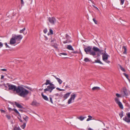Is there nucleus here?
<instances>
[{
	"mask_svg": "<svg viewBox=\"0 0 130 130\" xmlns=\"http://www.w3.org/2000/svg\"><path fill=\"white\" fill-rule=\"evenodd\" d=\"M19 96L24 98L29 93V91L23 87L19 86L16 92Z\"/></svg>",
	"mask_w": 130,
	"mask_h": 130,
	"instance_id": "f257e3e1",
	"label": "nucleus"
},
{
	"mask_svg": "<svg viewBox=\"0 0 130 130\" xmlns=\"http://www.w3.org/2000/svg\"><path fill=\"white\" fill-rule=\"evenodd\" d=\"M92 49L91 46H88L84 48V51L86 54H89L91 55L94 56L96 55L95 52L92 51Z\"/></svg>",
	"mask_w": 130,
	"mask_h": 130,
	"instance_id": "f03ea898",
	"label": "nucleus"
},
{
	"mask_svg": "<svg viewBox=\"0 0 130 130\" xmlns=\"http://www.w3.org/2000/svg\"><path fill=\"white\" fill-rule=\"evenodd\" d=\"M55 88V85L52 83H50L49 85L47 87V88L44 90V93H46V91H49L50 93H51L53 90Z\"/></svg>",
	"mask_w": 130,
	"mask_h": 130,
	"instance_id": "7ed1b4c3",
	"label": "nucleus"
},
{
	"mask_svg": "<svg viewBox=\"0 0 130 130\" xmlns=\"http://www.w3.org/2000/svg\"><path fill=\"white\" fill-rule=\"evenodd\" d=\"M6 85L9 87V90H12L14 92H16L18 88V86H16L12 85L9 83H7Z\"/></svg>",
	"mask_w": 130,
	"mask_h": 130,
	"instance_id": "20e7f679",
	"label": "nucleus"
},
{
	"mask_svg": "<svg viewBox=\"0 0 130 130\" xmlns=\"http://www.w3.org/2000/svg\"><path fill=\"white\" fill-rule=\"evenodd\" d=\"M121 93L123 96H127L128 94L129 91H127L125 87H124L121 91Z\"/></svg>",
	"mask_w": 130,
	"mask_h": 130,
	"instance_id": "39448f33",
	"label": "nucleus"
},
{
	"mask_svg": "<svg viewBox=\"0 0 130 130\" xmlns=\"http://www.w3.org/2000/svg\"><path fill=\"white\" fill-rule=\"evenodd\" d=\"M12 37L15 39L16 41H18V43H19L20 42L21 40L23 38V37L21 35H14Z\"/></svg>",
	"mask_w": 130,
	"mask_h": 130,
	"instance_id": "423d86ee",
	"label": "nucleus"
},
{
	"mask_svg": "<svg viewBox=\"0 0 130 130\" xmlns=\"http://www.w3.org/2000/svg\"><path fill=\"white\" fill-rule=\"evenodd\" d=\"M127 116H125L123 118V120L127 123H130V112L126 114Z\"/></svg>",
	"mask_w": 130,
	"mask_h": 130,
	"instance_id": "0eeeda50",
	"label": "nucleus"
},
{
	"mask_svg": "<svg viewBox=\"0 0 130 130\" xmlns=\"http://www.w3.org/2000/svg\"><path fill=\"white\" fill-rule=\"evenodd\" d=\"M101 54L102 55V59L104 61H106L108 57L109 56L106 53V51H104V53H102Z\"/></svg>",
	"mask_w": 130,
	"mask_h": 130,
	"instance_id": "6e6552de",
	"label": "nucleus"
},
{
	"mask_svg": "<svg viewBox=\"0 0 130 130\" xmlns=\"http://www.w3.org/2000/svg\"><path fill=\"white\" fill-rule=\"evenodd\" d=\"M115 102L118 104L119 107L122 109H123V107L122 104L121 102L119 101V99L116 98L115 99Z\"/></svg>",
	"mask_w": 130,
	"mask_h": 130,
	"instance_id": "1a4fd4ad",
	"label": "nucleus"
},
{
	"mask_svg": "<svg viewBox=\"0 0 130 130\" xmlns=\"http://www.w3.org/2000/svg\"><path fill=\"white\" fill-rule=\"evenodd\" d=\"M48 20L52 25H54L56 22V19L54 17H49L48 18Z\"/></svg>",
	"mask_w": 130,
	"mask_h": 130,
	"instance_id": "9d476101",
	"label": "nucleus"
},
{
	"mask_svg": "<svg viewBox=\"0 0 130 130\" xmlns=\"http://www.w3.org/2000/svg\"><path fill=\"white\" fill-rule=\"evenodd\" d=\"M76 96V94H72L71 95L70 98L68 100V104L71 103H72V100H74Z\"/></svg>",
	"mask_w": 130,
	"mask_h": 130,
	"instance_id": "9b49d317",
	"label": "nucleus"
},
{
	"mask_svg": "<svg viewBox=\"0 0 130 130\" xmlns=\"http://www.w3.org/2000/svg\"><path fill=\"white\" fill-rule=\"evenodd\" d=\"M8 109L10 111H11L12 110L14 111L15 113L18 114V115L19 116H20V117H21V116L20 113H19L18 111L16 109L14 108L12 109L10 107H8Z\"/></svg>",
	"mask_w": 130,
	"mask_h": 130,
	"instance_id": "f8f14e48",
	"label": "nucleus"
},
{
	"mask_svg": "<svg viewBox=\"0 0 130 130\" xmlns=\"http://www.w3.org/2000/svg\"><path fill=\"white\" fill-rule=\"evenodd\" d=\"M16 43V41L15 40V39L12 37L10 39L9 42L10 44L12 45L15 44Z\"/></svg>",
	"mask_w": 130,
	"mask_h": 130,
	"instance_id": "ddd939ff",
	"label": "nucleus"
},
{
	"mask_svg": "<svg viewBox=\"0 0 130 130\" xmlns=\"http://www.w3.org/2000/svg\"><path fill=\"white\" fill-rule=\"evenodd\" d=\"M52 76L57 80L59 84H62V81L60 79L57 77L56 76L54 75H52Z\"/></svg>",
	"mask_w": 130,
	"mask_h": 130,
	"instance_id": "4468645a",
	"label": "nucleus"
},
{
	"mask_svg": "<svg viewBox=\"0 0 130 130\" xmlns=\"http://www.w3.org/2000/svg\"><path fill=\"white\" fill-rule=\"evenodd\" d=\"M14 103L15 105L18 108L20 109H22L24 108L19 103H17L16 102H15Z\"/></svg>",
	"mask_w": 130,
	"mask_h": 130,
	"instance_id": "2eb2a0df",
	"label": "nucleus"
},
{
	"mask_svg": "<svg viewBox=\"0 0 130 130\" xmlns=\"http://www.w3.org/2000/svg\"><path fill=\"white\" fill-rule=\"evenodd\" d=\"M71 93V92H68L65 94L63 96L64 100L66 99L69 96Z\"/></svg>",
	"mask_w": 130,
	"mask_h": 130,
	"instance_id": "dca6fc26",
	"label": "nucleus"
},
{
	"mask_svg": "<svg viewBox=\"0 0 130 130\" xmlns=\"http://www.w3.org/2000/svg\"><path fill=\"white\" fill-rule=\"evenodd\" d=\"M31 105L33 106H38L39 105V104L36 101H34L32 102Z\"/></svg>",
	"mask_w": 130,
	"mask_h": 130,
	"instance_id": "f3484780",
	"label": "nucleus"
},
{
	"mask_svg": "<svg viewBox=\"0 0 130 130\" xmlns=\"http://www.w3.org/2000/svg\"><path fill=\"white\" fill-rule=\"evenodd\" d=\"M41 95L43 98L46 101H48V99L47 97L45 95H43V93H41Z\"/></svg>",
	"mask_w": 130,
	"mask_h": 130,
	"instance_id": "a211bd4d",
	"label": "nucleus"
},
{
	"mask_svg": "<svg viewBox=\"0 0 130 130\" xmlns=\"http://www.w3.org/2000/svg\"><path fill=\"white\" fill-rule=\"evenodd\" d=\"M93 51L94 52H97L99 51V49L96 47H93L92 48Z\"/></svg>",
	"mask_w": 130,
	"mask_h": 130,
	"instance_id": "6ab92c4d",
	"label": "nucleus"
},
{
	"mask_svg": "<svg viewBox=\"0 0 130 130\" xmlns=\"http://www.w3.org/2000/svg\"><path fill=\"white\" fill-rule=\"evenodd\" d=\"M67 48L68 50L72 51H74V49L73 48L72 46L71 45H68L67 46Z\"/></svg>",
	"mask_w": 130,
	"mask_h": 130,
	"instance_id": "aec40b11",
	"label": "nucleus"
},
{
	"mask_svg": "<svg viewBox=\"0 0 130 130\" xmlns=\"http://www.w3.org/2000/svg\"><path fill=\"white\" fill-rule=\"evenodd\" d=\"M122 48L124 50V51L123 52V54H126L127 53V49L126 46H123Z\"/></svg>",
	"mask_w": 130,
	"mask_h": 130,
	"instance_id": "412c9836",
	"label": "nucleus"
},
{
	"mask_svg": "<svg viewBox=\"0 0 130 130\" xmlns=\"http://www.w3.org/2000/svg\"><path fill=\"white\" fill-rule=\"evenodd\" d=\"M86 118V117H83L82 116H80L79 117H77V118L80 120V121H83L85 118Z\"/></svg>",
	"mask_w": 130,
	"mask_h": 130,
	"instance_id": "4be33fe9",
	"label": "nucleus"
},
{
	"mask_svg": "<svg viewBox=\"0 0 130 130\" xmlns=\"http://www.w3.org/2000/svg\"><path fill=\"white\" fill-rule=\"evenodd\" d=\"M100 89V87H93L92 89V90H99Z\"/></svg>",
	"mask_w": 130,
	"mask_h": 130,
	"instance_id": "5701e85b",
	"label": "nucleus"
},
{
	"mask_svg": "<svg viewBox=\"0 0 130 130\" xmlns=\"http://www.w3.org/2000/svg\"><path fill=\"white\" fill-rule=\"evenodd\" d=\"M23 118L26 122L28 120V118L27 116H24L23 117Z\"/></svg>",
	"mask_w": 130,
	"mask_h": 130,
	"instance_id": "b1692460",
	"label": "nucleus"
},
{
	"mask_svg": "<svg viewBox=\"0 0 130 130\" xmlns=\"http://www.w3.org/2000/svg\"><path fill=\"white\" fill-rule=\"evenodd\" d=\"M50 80H46V82L45 83V84L46 85H47L48 84L50 85Z\"/></svg>",
	"mask_w": 130,
	"mask_h": 130,
	"instance_id": "393cba45",
	"label": "nucleus"
},
{
	"mask_svg": "<svg viewBox=\"0 0 130 130\" xmlns=\"http://www.w3.org/2000/svg\"><path fill=\"white\" fill-rule=\"evenodd\" d=\"M94 62L95 63H99L101 64H103V63H102V62L101 61L99 60V59H98L97 60H95Z\"/></svg>",
	"mask_w": 130,
	"mask_h": 130,
	"instance_id": "a878e982",
	"label": "nucleus"
},
{
	"mask_svg": "<svg viewBox=\"0 0 130 130\" xmlns=\"http://www.w3.org/2000/svg\"><path fill=\"white\" fill-rule=\"evenodd\" d=\"M88 118L86 120L87 121H88L92 119V117L90 115L88 116Z\"/></svg>",
	"mask_w": 130,
	"mask_h": 130,
	"instance_id": "bb28decb",
	"label": "nucleus"
},
{
	"mask_svg": "<svg viewBox=\"0 0 130 130\" xmlns=\"http://www.w3.org/2000/svg\"><path fill=\"white\" fill-rule=\"evenodd\" d=\"M116 96L117 97V98H120V97H121L122 96V94L121 93V94H120L118 93H117L116 94Z\"/></svg>",
	"mask_w": 130,
	"mask_h": 130,
	"instance_id": "cd10ccee",
	"label": "nucleus"
},
{
	"mask_svg": "<svg viewBox=\"0 0 130 130\" xmlns=\"http://www.w3.org/2000/svg\"><path fill=\"white\" fill-rule=\"evenodd\" d=\"M84 61L86 62H89L90 61V60L88 58H84Z\"/></svg>",
	"mask_w": 130,
	"mask_h": 130,
	"instance_id": "c85d7f7f",
	"label": "nucleus"
},
{
	"mask_svg": "<svg viewBox=\"0 0 130 130\" xmlns=\"http://www.w3.org/2000/svg\"><path fill=\"white\" fill-rule=\"evenodd\" d=\"M119 67H120L121 70L122 71H123L124 72H125V69L123 68L121 66V65H119Z\"/></svg>",
	"mask_w": 130,
	"mask_h": 130,
	"instance_id": "c756f323",
	"label": "nucleus"
},
{
	"mask_svg": "<svg viewBox=\"0 0 130 130\" xmlns=\"http://www.w3.org/2000/svg\"><path fill=\"white\" fill-rule=\"evenodd\" d=\"M119 115L121 118H122L123 116V112L122 111L119 114Z\"/></svg>",
	"mask_w": 130,
	"mask_h": 130,
	"instance_id": "7c9ffc66",
	"label": "nucleus"
},
{
	"mask_svg": "<svg viewBox=\"0 0 130 130\" xmlns=\"http://www.w3.org/2000/svg\"><path fill=\"white\" fill-rule=\"evenodd\" d=\"M123 74L126 77V78L128 79V80H129V79L128 78V76L127 74H126L125 73H123Z\"/></svg>",
	"mask_w": 130,
	"mask_h": 130,
	"instance_id": "2f4dec72",
	"label": "nucleus"
},
{
	"mask_svg": "<svg viewBox=\"0 0 130 130\" xmlns=\"http://www.w3.org/2000/svg\"><path fill=\"white\" fill-rule=\"evenodd\" d=\"M72 41H68V40H67L66 41H65L63 42V43L64 44L67 43H69L70 42H71Z\"/></svg>",
	"mask_w": 130,
	"mask_h": 130,
	"instance_id": "473e14b6",
	"label": "nucleus"
},
{
	"mask_svg": "<svg viewBox=\"0 0 130 130\" xmlns=\"http://www.w3.org/2000/svg\"><path fill=\"white\" fill-rule=\"evenodd\" d=\"M26 123H25L23 124V125H21V127L23 129H24L25 128V126H26Z\"/></svg>",
	"mask_w": 130,
	"mask_h": 130,
	"instance_id": "72a5a7b5",
	"label": "nucleus"
},
{
	"mask_svg": "<svg viewBox=\"0 0 130 130\" xmlns=\"http://www.w3.org/2000/svg\"><path fill=\"white\" fill-rule=\"evenodd\" d=\"M66 89L68 88L69 89L70 88V85H68V84H67L66 86H65Z\"/></svg>",
	"mask_w": 130,
	"mask_h": 130,
	"instance_id": "f704fd0d",
	"label": "nucleus"
},
{
	"mask_svg": "<svg viewBox=\"0 0 130 130\" xmlns=\"http://www.w3.org/2000/svg\"><path fill=\"white\" fill-rule=\"evenodd\" d=\"M56 89L57 90H59V91H64L65 90L64 89H60L58 87L57 88H56Z\"/></svg>",
	"mask_w": 130,
	"mask_h": 130,
	"instance_id": "c9c22d12",
	"label": "nucleus"
},
{
	"mask_svg": "<svg viewBox=\"0 0 130 130\" xmlns=\"http://www.w3.org/2000/svg\"><path fill=\"white\" fill-rule=\"evenodd\" d=\"M50 30V33L51 34L53 35V30L51 29H49Z\"/></svg>",
	"mask_w": 130,
	"mask_h": 130,
	"instance_id": "e433bc0d",
	"label": "nucleus"
},
{
	"mask_svg": "<svg viewBox=\"0 0 130 130\" xmlns=\"http://www.w3.org/2000/svg\"><path fill=\"white\" fill-rule=\"evenodd\" d=\"M25 30V28H24L23 29L20 30V33H22Z\"/></svg>",
	"mask_w": 130,
	"mask_h": 130,
	"instance_id": "4c0bfd02",
	"label": "nucleus"
},
{
	"mask_svg": "<svg viewBox=\"0 0 130 130\" xmlns=\"http://www.w3.org/2000/svg\"><path fill=\"white\" fill-rule=\"evenodd\" d=\"M66 37L67 38V39L68 40L69 39H70L71 38V37H70L67 34L66 35Z\"/></svg>",
	"mask_w": 130,
	"mask_h": 130,
	"instance_id": "58836bf2",
	"label": "nucleus"
},
{
	"mask_svg": "<svg viewBox=\"0 0 130 130\" xmlns=\"http://www.w3.org/2000/svg\"><path fill=\"white\" fill-rule=\"evenodd\" d=\"M20 128L19 127H15L14 128V130H20Z\"/></svg>",
	"mask_w": 130,
	"mask_h": 130,
	"instance_id": "ea45409f",
	"label": "nucleus"
},
{
	"mask_svg": "<svg viewBox=\"0 0 130 130\" xmlns=\"http://www.w3.org/2000/svg\"><path fill=\"white\" fill-rule=\"evenodd\" d=\"M121 1L120 4L122 5L124 3L125 0H120Z\"/></svg>",
	"mask_w": 130,
	"mask_h": 130,
	"instance_id": "a19ab883",
	"label": "nucleus"
},
{
	"mask_svg": "<svg viewBox=\"0 0 130 130\" xmlns=\"http://www.w3.org/2000/svg\"><path fill=\"white\" fill-rule=\"evenodd\" d=\"M93 20L94 22V23L96 24H97L98 23V22L94 18L93 19Z\"/></svg>",
	"mask_w": 130,
	"mask_h": 130,
	"instance_id": "79ce46f5",
	"label": "nucleus"
},
{
	"mask_svg": "<svg viewBox=\"0 0 130 130\" xmlns=\"http://www.w3.org/2000/svg\"><path fill=\"white\" fill-rule=\"evenodd\" d=\"M6 117L8 119H10L11 118V116L10 115H6Z\"/></svg>",
	"mask_w": 130,
	"mask_h": 130,
	"instance_id": "37998d69",
	"label": "nucleus"
},
{
	"mask_svg": "<svg viewBox=\"0 0 130 130\" xmlns=\"http://www.w3.org/2000/svg\"><path fill=\"white\" fill-rule=\"evenodd\" d=\"M50 101L51 102V103L52 104H53V101L52 100V97H50Z\"/></svg>",
	"mask_w": 130,
	"mask_h": 130,
	"instance_id": "c03bdc74",
	"label": "nucleus"
},
{
	"mask_svg": "<svg viewBox=\"0 0 130 130\" xmlns=\"http://www.w3.org/2000/svg\"><path fill=\"white\" fill-rule=\"evenodd\" d=\"M67 55V54L66 53H60V55L61 56V55Z\"/></svg>",
	"mask_w": 130,
	"mask_h": 130,
	"instance_id": "a18cd8bd",
	"label": "nucleus"
},
{
	"mask_svg": "<svg viewBox=\"0 0 130 130\" xmlns=\"http://www.w3.org/2000/svg\"><path fill=\"white\" fill-rule=\"evenodd\" d=\"M43 32L44 33H46L47 32V30L46 28H45L43 30Z\"/></svg>",
	"mask_w": 130,
	"mask_h": 130,
	"instance_id": "49530a36",
	"label": "nucleus"
},
{
	"mask_svg": "<svg viewBox=\"0 0 130 130\" xmlns=\"http://www.w3.org/2000/svg\"><path fill=\"white\" fill-rule=\"evenodd\" d=\"M3 46V43L2 42H0V48L2 47Z\"/></svg>",
	"mask_w": 130,
	"mask_h": 130,
	"instance_id": "de8ad7c7",
	"label": "nucleus"
},
{
	"mask_svg": "<svg viewBox=\"0 0 130 130\" xmlns=\"http://www.w3.org/2000/svg\"><path fill=\"white\" fill-rule=\"evenodd\" d=\"M5 44L6 47L10 48L9 46L7 45V43H5Z\"/></svg>",
	"mask_w": 130,
	"mask_h": 130,
	"instance_id": "09e8293b",
	"label": "nucleus"
},
{
	"mask_svg": "<svg viewBox=\"0 0 130 130\" xmlns=\"http://www.w3.org/2000/svg\"><path fill=\"white\" fill-rule=\"evenodd\" d=\"M0 111H1V112H2V113H5V110H2V109H1L0 110Z\"/></svg>",
	"mask_w": 130,
	"mask_h": 130,
	"instance_id": "8fccbe9b",
	"label": "nucleus"
},
{
	"mask_svg": "<svg viewBox=\"0 0 130 130\" xmlns=\"http://www.w3.org/2000/svg\"><path fill=\"white\" fill-rule=\"evenodd\" d=\"M103 51V50H101L99 49V51H98L99 53H100L101 54L102 53Z\"/></svg>",
	"mask_w": 130,
	"mask_h": 130,
	"instance_id": "3c124183",
	"label": "nucleus"
},
{
	"mask_svg": "<svg viewBox=\"0 0 130 130\" xmlns=\"http://www.w3.org/2000/svg\"><path fill=\"white\" fill-rule=\"evenodd\" d=\"M21 4L23 5L24 4V2L23 0H21Z\"/></svg>",
	"mask_w": 130,
	"mask_h": 130,
	"instance_id": "603ef678",
	"label": "nucleus"
},
{
	"mask_svg": "<svg viewBox=\"0 0 130 130\" xmlns=\"http://www.w3.org/2000/svg\"><path fill=\"white\" fill-rule=\"evenodd\" d=\"M1 70L3 71H7V70L6 69H1Z\"/></svg>",
	"mask_w": 130,
	"mask_h": 130,
	"instance_id": "864d4df0",
	"label": "nucleus"
},
{
	"mask_svg": "<svg viewBox=\"0 0 130 130\" xmlns=\"http://www.w3.org/2000/svg\"><path fill=\"white\" fill-rule=\"evenodd\" d=\"M44 37H45V40H47L48 39V38H47V37H46V36H44Z\"/></svg>",
	"mask_w": 130,
	"mask_h": 130,
	"instance_id": "5fc2aeb1",
	"label": "nucleus"
},
{
	"mask_svg": "<svg viewBox=\"0 0 130 130\" xmlns=\"http://www.w3.org/2000/svg\"><path fill=\"white\" fill-rule=\"evenodd\" d=\"M4 77V76L3 75H1V79H3Z\"/></svg>",
	"mask_w": 130,
	"mask_h": 130,
	"instance_id": "6e6d98bb",
	"label": "nucleus"
},
{
	"mask_svg": "<svg viewBox=\"0 0 130 130\" xmlns=\"http://www.w3.org/2000/svg\"><path fill=\"white\" fill-rule=\"evenodd\" d=\"M59 95V94H58V93H56L55 94V96H58Z\"/></svg>",
	"mask_w": 130,
	"mask_h": 130,
	"instance_id": "4d7b16f0",
	"label": "nucleus"
},
{
	"mask_svg": "<svg viewBox=\"0 0 130 130\" xmlns=\"http://www.w3.org/2000/svg\"><path fill=\"white\" fill-rule=\"evenodd\" d=\"M105 61L106 62H107V63H110V62L109 61H107V60L106 61Z\"/></svg>",
	"mask_w": 130,
	"mask_h": 130,
	"instance_id": "13d9d810",
	"label": "nucleus"
},
{
	"mask_svg": "<svg viewBox=\"0 0 130 130\" xmlns=\"http://www.w3.org/2000/svg\"><path fill=\"white\" fill-rule=\"evenodd\" d=\"M19 111H21V112H23V110L22 109H19Z\"/></svg>",
	"mask_w": 130,
	"mask_h": 130,
	"instance_id": "bf43d9fd",
	"label": "nucleus"
},
{
	"mask_svg": "<svg viewBox=\"0 0 130 130\" xmlns=\"http://www.w3.org/2000/svg\"><path fill=\"white\" fill-rule=\"evenodd\" d=\"M88 130H93L91 128H88Z\"/></svg>",
	"mask_w": 130,
	"mask_h": 130,
	"instance_id": "052dcab7",
	"label": "nucleus"
},
{
	"mask_svg": "<svg viewBox=\"0 0 130 130\" xmlns=\"http://www.w3.org/2000/svg\"><path fill=\"white\" fill-rule=\"evenodd\" d=\"M26 88H27L28 89L31 90V88H30V87H26Z\"/></svg>",
	"mask_w": 130,
	"mask_h": 130,
	"instance_id": "680f3d73",
	"label": "nucleus"
},
{
	"mask_svg": "<svg viewBox=\"0 0 130 130\" xmlns=\"http://www.w3.org/2000/svg\"><path fill=\"white\" fill-rule=\"evenodd\" d=\"M3 85L5 86V87L7 88V86H6V85L5 84H3Z\"/></svg>",
	"mask_w": 130,
	"mask_h": 130,
	"instance_id": "e2e57ef3",
	"label": "nucleus"
},
{
	"mask_svg": "<svg viewBox=\"0 0 130 130\" xmlns=\"http://www.w3.org/2000/svg\"><path fill=\"white\" fill-rule=\"evenodd\" d=\"M97 55L98 56H100V55L99 53L97 54Z\"/></svg>",
	"mask_w": 130,
	"mask_h": 130,
	"instance_id": "0e129e2a",
	"label": "nucleus"
},
{
	"mask_svg": "<svg viewBox=\"0 0 130 130\" xmlns=\"http://www.w3.org/2000/svg\"><path fill=\"white\" fill-rule=\"evenodd\" d=\"M19 120L21 122H22V121L21 119H19Z\"/></svg>",
	"mask_w": 130,
	"mask_h": 130,
	"instance_id": "69168bd1",
	"label": "nucleus"
},
{
	"mask_svg": "<svg viewBox=\"0 0 130 130\" xmlns=\"http://www.w3.org/2000/svg\"><path fill=\"white\" fill-rule=\"evenodd\" d=\"M93 6L94 7H95V8H97V9H98V8H97V7H95L94 6V5H93Z\"/></svg>",
	"mask_w": 130,
	"mask_h": 130,
	"instance_id": "338daca9",
	"label": "nucleus"
},
{
	"mask_svg": "<svg viewBox=\"0 0 130 130\" xmlns=\"http://www.w3.org/2000/svg\"><path fill=\"white\" fill-rule=\"evenodd\" d=\"M72 53H76V52H72Z\"/></svg>",
	"mask_w": 130,
	"mask_h": 130,
	"instance_id": "774afa93",
	"label": "nucleus"
}]
</instances>
